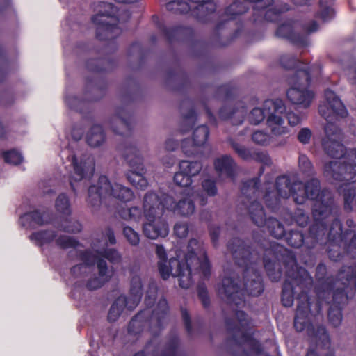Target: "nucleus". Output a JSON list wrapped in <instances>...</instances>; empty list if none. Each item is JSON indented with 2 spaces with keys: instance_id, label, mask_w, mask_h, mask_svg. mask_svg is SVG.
Here are the masks:
<instances>
[{
  "instance_id": "obj_1",
  "label": "nucleus",
  "mask_w": 356,
  "mask_h": 356,
  "mask_svg": "<svg viewBox=\"0 0 356 356\" xmlns=\"http://www.w3.org/2000/svg\"><path fill=\"white\" fill-rule=\"evenodd\" d=\"M263 252V263L268 278L272 282H278L282 275L283 266L285 268V280L281 295V301L286 307H291L294 298L298 301L293 326L297 332L307 329V335L312 342L321 349L330 347V339L325 326L314 327L311 323L312 300L309 292L313 287V278L309 272L297 264L295 254L277 243L264 241L261 244Z\"/></svg>"
},
{
  "instance_id": "obj_2",
  "label": "nucleus",
  "mask_w": 356,
  "mask_h": 356,
  "mask_svg": "<svg viewBox=\"0 0 356 356\" xmlns=\"http://www.w3.org/2000/svg\"><path fill=\"white\" fill-rule=\"evenodd\" d=\"M236 265L242 268L243 289L239 276H225L218 287L220 298L229 305L236 307L245 304L244 291L248 296H259L264 289L262 277L256 265L260 259V253L252 250L245 241L238 237L231 238L227 244Z\"/></svg>"
},
{
  "instance_id": "obj_3",
  "label": "nucleus",
  "mask_w": 356,
  "mask_h": 356,
  "mask_svg": "<svg viewBox=\"0 0 356 356\" xmlns=\"http://www.w3.org/2000/svg\"><path fill=\"white\" fill-rule=\"evenodd\" d=\"M248 213L254 225L265 228L275 238H282L284 236L287 244L294 248L305 245L307 249H312L326 235L327 222L314 219L309 227L307 235L298 229H291L286 233L283 224L277 219L266 218L264 209L258 201L254 200L250 204Z\"/></svg>"
},
{
  "instance_id": "obj_4",
  "label": "nucleus",
  "mask_w": 356,
  "mask_h": 356,
  "mask_svg": "<svg viewBox=\"0 0 356 356\" xmlns=\"http://www.w3.org/2000/svg\"><path fill=\"white\" fill-rule=\"evenodd\" d=\"M134 124V115L128 110L127 106H120L116 109V113L109 120V125L113 132L123 138L118 149L122 154L131 170L126 174L128 181L136 188L143 190L148 184L144 177L145 169L143 159L131 140Z\"/></svg>"
},
{
  "instance_id": "obj_5",
  "label": "nucleus",
  "mask_w": 356,
  "mask_h": 356,
  "mask_svg": "<svg viewBox=\"0 0 356 356\" xmlns=\"http://www.w3.org/2000/svg\"><path fill=\"white\" fill-rule=\"evenodd\" d=\"M115 66L116 61L108 54L87 60L86 67L92 75L86 79L84 97L82 99L76 96L65 97V103L70 108L83 113L90 103L100 100L106 95L108 88V83L101 74L111 71Z\"/></svg>"
},
{
  "instance_id": "obj_6",
  "label": "nucleus",
  "mask_w": 356,
  "mask_h": 356,
  "mask_svg": "<svg viewBox=\"0 0 356 356\" xmlns=\"http://www.w3.org/2000/svg\"><path fill=\"white\" fill-rule=\"evenodd\" d=\"M338 275L345 287H337L334 290L333 283H324L322 286L323 291L318 293V298L315 302L316 314L321 312L323 303L329 305L327 317L334 327H339L341 323L342 311L349 299V293L356 292V267H344Z\"/></svg>"
},
{
  "instance_id": "obj_7",
  "label": "nucleus",
  "mask_w": 356,
  "mask_h": 356,
  "mask_svg": "<svg viewBox=\"0 0 356 356\" xmlns=\"http://www.w3.org/2000/svg\"><path fill=\"white\" fill-rule=\"evenodd\" d=\"M198 241L196 239L189 241L188 251L183 260L172 257L169 261H158L159 272L163 280H168L170 275L177 277L181 288L189 289L193 284L192 273L194 263L197 265L194 270L200 275L201 278L209 279L211 274V264L207 253L204 252L203 259L200 260L192 248L193 245H196Z\"/></svg>"
},
{
  "instance_id": "obj_8",
  "label": "nucleus",
  "mask_w": 356,
  "mask_h": 356,
  "mask_svg": "<svg viewBox=\"0 0 356 356\" xmlns=\"http://www.w3.org/2000/svg\"><path fill=\"white\" fill-rule=\"evenodd\" d=\"M282 67L286 70H295L287 79L290 88L286 91V97L293 104L304 108L310 106L314 97L312 91L308 90L312 82V73L315 65L301 66L302 63L295 56L284 54L280 58Z\"/></svg>"
},
{
  "instance_id": "obj_9",
  "label": "nucleus",
  "mask_w": 356,
  "mask_h": 356,
  "mask_svg": "<svg viewBox=\"0 0 356 356\" xmlns=\"http://www.w3.org/2000/svg\"><path fill=\"white\" fill-rule=\"evenodd\" d=\"M307 200L314 201L312 215L314 220L328 222L338 218L339 209L335 203L332 192L321 188V181L317 178H311L305 183Z\"/></svg>"
},
{
  "instance_id": "obj_10",
  "label": "nucleus",
  "mask_w": 356,
  "mask_h": 356,
  "mask_svg": "<svg viewBox=\"0 0 356 356\" xmlns=\"http://www.w3.org/2000/svg\"><path fill=\"white\" fill-rule=\"evenodd\" d=\"M168 313L169 306L167 300L164 298H161L154 309H145L131 318L128 325V333L134 336L140 335L147 325L152 336L156 337L164 328Z\"/></svg>"
},
{
  "instance_id": "obj_11",
  "label": "nucleus",
  "mask_w": 356,
  "mask_h": 356,
  "mask_svg": "<svg viewBox=\"0 0 356 356\" xmlns=\"http://www.w3.org/2000/svg\"><path fill=\"white\" fill-rule=\"evenodd\" d=\"M146 207L149 216L152 212L163 214L168 211L181 216H189L195 211V204L191 198L184 197L176 202L168 193L154 191L146 193Z\"/></svg>"
},
{
  "instance_id": "obj_12",
  "label": "nucleus",
  "mask_w": 356,
  "mask_h": 356,
  "mask_svg": "<svg viewBox=\"0 0 356 356\" xmlns=\"http://www.w3.org/2000/svg\"><path fill=\"white\" fill-rule=\"evenodd\" d=\"M324 95L325 101L318 106L319 114L327 121L324 127L325 138L323 140H339L341 131L334 122L346 118L348 111L332 90H325Z\"/></svg>"
},
{
  "instance_id": "obj_13",
  "label": "nucleus",
  "mask_w": 356,
  "mask_h": 356,
  "mask_svg": "<svg viewBox=\"0 0 356 356\" xmlns=\"http://www.w3.org/2000/svg\"><path fill=\"white\" fill-rule=\"evenodd\" d=\"M97 13L92 17V22L96 25V38L100 41H106L108 44H115L122 30L118 26L119 18L117 10L111 3L100 1L97 5Z\"/></svg>"
},
{
  "instance_id": "obj_14",
  "label": "nucleus",
  "mask_w": 356,
  "mask_h": 356,
  "mask_svg": "<svg viewBox=\"0 0 356 356\" xmlns=\"http://www.w3.org/2000/svg\"><path fill=\"white\" fill-rule=\"evenodd\" d=\"M111 197L127 202L134 199V193L130 188L121 184H112L106 176L101 175L97 184L89 186L87 201L92 207H99L104 199Z\"/></svg>"
},
{
  "instance_id": "obj_15",
  "label": "nucleus",
  "mask_w": 356,
  "mask_h": 356,
  "mask_svg": "<svg viewBox=\"0 0 356 356\" xmlns=\"http://www.w3.org/2000/svg\"><path fill=\"white\" fill-rule=\"evenodd\" d=\"M236 90L231 83H227L218 86L215 92L216 98L226 102L218 111L219 118L223 120H230L234 126L241 124L247 114V108L245 105L232 106L229 104L236 95Z\"/></svg>"
},
{
  "instance_id": "obj_16",
  "label": "nucleus",
  "mask_w": 356,
  "mask_h": 356,
  "mask_svg": "<svg viewBox=\"0 0 356 356\" xmlns=\"http://www.w3.org/2000/svg\"><path fill=\"white\" fill-rule=\"evenodd\" d=\"M345 161H332L323 167L324 176L329 180L349 182L356 175V148L346 149Z\"/></svg>"
},
{
  "instance_id": "obj_17",
  "label": "nucleus",
  "mask_w": 356,
  "mask_h": 356,
  "mask_svg": "<svg viewBox=\"0 0 356 356\" xmlns=\"http://www.w3.org/2000/svg\"><path fill=\"white\" fill-rule=\"evenodd\" d=\"M1 107L13 105L15 100L14 89L5 83L6 78L14 74L18 69L17 54L15 47L9 51L1 46Z\"/></svg>"
},
{
  "instance_id": "obj_18",
  "label": "nucleus",
  "mask_w": 356,
  "mask_h": 356,
  "mask_svg": "<svg viewBox=\"0 0 356 356\" xmlns=\"http://www.w3.org/2000/svg\"><path fill=\"white\" fill-rule=\"evenodd\" d=\"M235 318L238 323L233 318H225L227 330L232 334V337L228 338L227 342L232 340L237 345H240L241 342L247 344L254 338L253 334L247 332L250 327L248 314L243 310L236 309L235 311Z\"/></svg>"
},
{
  "instance_id": "obj_19",
  "label": "nucleus",
  "mask_w": 356,
  "mask_h": 356,
  "mask_svg": "<svg viewBox=\"0 0 356 356\" xmlns=\"http://www.w3.org/2000/svg\"><path fill=\"white\" fill-rule=\"evenodd\" d=\"M328 232L327 231L324 238L320 241L323 243L324 239H327L329 243L327 254L330 259L334 261H339L343 258L344 252L340 251L342 245V241L349 234L348 231H343L342 222L338 218L332 219Z\"/></svg>"
},
{
  "instance_id": "obj_20",
  "label": "nucleus",
  "mask_w": 356,
  "mask_h": 356,
  "mask_svg": "<svg viewBox=\"0 0 356 356\" xmlns=\"http://www.w3.org/2000/svg\"><path fill=\"white\" fill-rule=\"evenodd\" d=\"M144 216L147 220L143 225L144 235L150 239H156L159 237L165 238L169 233L168 224L165 220L162 218L163 214L157 213H150L149 216L146 207V194L143 197V203Z\"/></svg>"
},
{
  "instance_id": "obj_21",
  "label": "nucleus",
  "mask_w": 356,
  "mask_h": 356,
  "mask_svg": "<svg viewBox=\"0 0 356 356\" xmlns=\"http://www.w3.org/2000/svg\"><path fill=\"white\" fill-rule=\"evenodd\" d=\"M318 29V24L316 21L312 20L303 25L302 29L305 33L302 34L295 33L291 24L284 23L277 27L275 34L277 37L289 40L296 46L307 47L309 44V35L317 31Z\"/></svg>"
},
{
  "instance_id": "obj_22",
  "label": "nucleus",
  "mask_w": 356,
  "mask_h": 356,
  "mask_svg": "<svg viewBox=\"0 0 356 356\" xmlns=\"http://www.w3.org/2000/svg\"><path fill=\"white\" fill-rule=\"evenodd\" d=\"M248 3L257 4L254 10H258L259 8L264 9L271 6L274 0H234L225 10V15L229 17L228 19L218 23L215 27V31L218 33L229 23V21L236 19L237 16L246 13L249 9Z\"/></svg>"
},
{
  "instance_id": "obj_23",
  "label": "nucleus",
  "mask_w": 356,
  "mask_h": 356,
  "mask_svg": "<svg viewBox=\"0 0 356 356\" xmlns=\"http://www.w3.org/2000/svg\"><path fill=\"white\" fill-rule=\"evenodd\" d=\"M73 166V174L70 177V185L71 189L76 193L74 182H78L87 177H91L95 172V163L92 158L83 155L78 159L74 154L71 159Z\"/></svg>"
},
{
  "instance_id": "obj_24",
  "label": "nucleus",
  "mask_w": 356,
  "mask_h": 356,
  "mask_svg": "<svg viewBox=\"0 0 356 356\" xmlns=\"http://www.w3.org/2000/svg\"><path fill=\"white\" fill-rule=\"evenodd\" d=\"M1 38L10 33L15 37L18 29L19 23L17 12L12 0H1Z\"/></svg>"
},
{
  "instance_id": "obj_25",
  "label": "nucleus",
  "mask_w": 356,
  "mask_h": 356,
  "mask_svg": "<svg viewBox=\"0 0 356 356\" xmlns=\"http://www.w3.org/2000/svg\"><path fill=\"white\" fill-rule=\"evenodd\" d=\"M179 171L177 172L173 177L174 182L180 187H188L192 184V177L200 173L202 169L200 161H189L183 160L180 161Z\"/></svg>"
},
{
  "instance_id": "obj_26",
  "label": "nucleus",
  "mask_w": 356,
  "mask_h": 356,
  "mask_svg": "<svg viewBox=\"0 0 356 356\" xmlns=\"http://www.w3.org/2000/svg\"><path fill=\"white\" fill-rule=\"evenodd\" d=\"M273 110L274 112L284 113L286 111V106L281 99H266L263 103V107L254 108L248 115V120L250 124L257 125L262 122L268 113Z\"/></svg>"
},
{
  "instance_id": "obj_27",
  "label": "nucleus",
  "mask_w": 356,
  "mask_h": 356,
  "mask_svg": "<svg viewBox=\"0 0 356 356\" xmlns=\"http://www.w3.org/2000/svg\"><path fill=\"white\" fill-rule=\"evenodd\" d=\"M209 129L205 124L196 127L193 132L192 140L190 138H185L181 140V148L182 152L188 156L193 155L195 147L204 145L209 138Z\"/></svg>"
},
{
  "instance_id": "obj_28",
  "label": "nucleus",
  "mask_w": 356,
  "mask_h": 356,
  "mask_svg": "<svg viewBox=\"0 0 356 356\" xmlns=\"http://www.w3.org/2000/svg\"><path fill=\"white\" fill-rule=\"evenodd\" d=\"M152 20L169 44L182 40L183 35L188 30V28L181 25L167 27L156 15H152Z\"/></svg>"
},
{
  "instance_id": "obj_29",
  "label": "nucleus",
  "mask_w": 356,
  "mask_h": 356,
  "mask_svg": "<svg viewBox=\"0 0 356 356\" xmlns=\"http://www.w3.org/2000/svg\"><path fill=\"white\" fill-rule=\"evenodd\" d=\"M214 168L219 176L235 179L237 175L238 165L234 159L228 154L216 158L213 162Z\"/></svg>"
},
{
  "instance_id": "obj_30",
  "label": "nucleus",
  "mask_w": 356,
  "mask_h": 356,
  "mask_svg": "<svg viewBox=\"0 0 356 356\" xmlns=\"http://www.w3.org/2000/svg\"><path fill=\"white\" fill-rule=\"evenodd\" d=\"M347 266H343L341 267V268L339 269V270L337 273V277L334 278L333 277H326L327 274V267L326 265L321 262L318 264L316 268V277L318 282H319V284L318 286L315 287V293L317 296V298H318V293H322L323 291V284L327 282L333 283L334 286V290H335L337 287L340 288H344V284L341 280L339 278V273L341 270H342L344 267H346ZM352 267H356V264L351 265Z\"/></svg>"
},
{
  "instance_id": "obj_31",
  "label": "nucleus",
  "mask_w": 356,
  "mask_h": 356,
  "mask_svg": "<svg viewBox=\"0 0 356 356\" xmlns=\"http://www.w3.org/2000/svg\"><path fill=\"white\" fill-rule=\"evenodd\" d=\"M97 269L98 276L90 278L86 282V286L89 291L100 289L111 278V275L108 274V265L104 259H100L97 261Z\"/></svg>"
},
{
  "instance_id": "obj_32",
  "label": "nucleus",
  "mask_w": 356,
  "mask_h": 356,
  "mask_svg": "<svg viewBox=\"0 0 356 356\" xmlns=\"http://www.w3.org/2000/svg\"><path fill=\"white\" fill-rule=\"evenodd\" d=\"M175 81L179 82L177 86L174 88L175 91L182 92L188 90L191 86L190 77L181 67H176L170 68L167 72V81Z\"/></svg>"
},
{
  "instance_id": "obj_33",
  "label": "nucleus",
  "mask_w": 356,
  "mask_h": 356,
  "mask_svg": "<svg viewBox=\"0 0 356 356\" xmlns=\"http://www.w3.org/2000/svg\"><path fill=\"white\" fill-rule=\"evenodd\" d=\"M281 215L286 222L289 224L296 223L302 227L307 226L309 220L308 214L300 208H297L293 211H291L288 209H283Z\"/></svg>"
},
{
  "instance_id": "obj_34",
  "label": "nucleus",
  "mask_w": 356,
  "mask_h": 356,
  "mask_svg": "<svg viewBox=\"0 0 356 356\" xmlns=\"http://www.w3.org/2000/svg\"><path fill=\"white\" fill-rule=\"evenodd\" d=\"M19 223L26 229H35L36 226H42L45 224L44 213L37 209L26 212L20 216Z\"/></svg>"
},
{
  "instance_id": "obj_35",
  "label": "nucleus",
  "mask_w": 356,
  "mask_h": 356,
  "mask_svg": "<svg viewBox=\"0 0 356 356\" xmlns=\"http://www.w3.org/2000/svg\"><path fill=\"white\" fill-rule=\"evenodd\" d=\"M323 147L325 154L334 159L343 158L346 152V146L339 140H323Z\"/></svg>"
},
{
  "instance_id": "obj_36",
  "label": "nucleus",
  "mask_w": 356,
  "mask_h": 356,
  "mask_svg": "<svg viewBox=\"0 0 356 356\" xmlns=\"http://www.w3.org/2000/svg\"><path fill=\"white\" fill-rule=\"evenodd\" d=\"M338 190L343 196L344 209L351 211L353 200L356 197V181L343 183Z\"/></svg>"
},
{
  "instance_id": "obj_37",
  "label": "nucleus",
  "mask_w": 356,
  "mask_h": 356,
  "mask_svg": "<svg viewBox=\"0 0 356 356\" xmlns=\"http://www.w3.org/2000/svg\"><path fill=\"white\" fill-rule=\"evenodd\" d=\"M275 113L276 112L271 110L267 117V124L270 127L271 133L275 136H282L289 133V129L282 126L284 122V119L281 116L275 115ZM277 113H279L277 112Z\"/></svg>"
},
{
  "instance_id": "obj_38",
  "label": "nucleus",
  "mask_w": 356,
  "mask_h": 356,
  "mask_svg": "<svg viewBox=\"0 0 356 356\" xmlns=\"http://www.w3.org/2000/svg\"><path fill=\"white\" fill-rule=\"evenodd\" d=\"M106 139L103 127L99 124H94L86 135V142L91 147L100 146Z\"/></svg>"
},
{
  "instance_id": "obj_39",
  "label": "nucleus",
  "mask_w": 356,
  "mask_h": 356,
  "mask_svg": "<svg viewBox=\"0 0 356 356\" xmlns=\"http://www.w3.org/2000/svg\"><path fill=\"white\" fill-rule=\"evenodd\" d=\"M56 236L57 234L55 231L45 229L33 232L29 238L38 246L42 247L54 241Z\"/></svg>"
},
{
  "instance_id": "obj_40",
  "label": "nucleus",
  "mask_w": 356,
  "mask_h": 356,
  "mask_svg": "<svg viewBox=\"0 0 356 356\" xmlns=\"http://www.w3.org/2000/svg\"><path fill=\"white\" fill-rule=\"evenodd\" d=\"M288 10L289 8L286 4L275 6L272 4L264 9L259 8L258 11L264 15V19L266 21L274 22L279 19L282 13Z\"/></svg>"
},
{
  "instance_id": "obj_41",
  "label": "nucleus",
  "mask_w": 356,
  "mask_h": 356,
  "mask_svg": "<svg viewBox=\"0 0 356 356\" xmlns=\"http://www.w3.org/2000/svg\"><path fill=\"white\" fill-rule=\"evenodd\" d=\"M293 186V181H291L289 176L283 175L277 177L275 180L276 192L279 196L283 199H287L290 197L291 188Z\"/></svg>"
},
{
  "instance_id": "obj_42",
  "label": "nucleus",
  "mask_w": 356,
  "mask_h": 356,
  "mask_svg": "<svg viewBox=\"0 0 356 356\" xmlns=\"http://www.w3.org/2000/svg\"><path fill=\"white\" fill-rule=\"evenodd\" d=\"M197 4V17L200 21H205L207 17L216 11L215 6L209 0H188Z\"/></svg>"
},
{
  "instance_id": "obj_43",
  "label": "nucleus",
  "mask_w": 356,
  "mask_h": 356,
  "mask_svg": "<svg viewBox=\"0 0 356 356\" xmlns=\"http://www.w3.org/2000/svg\"><path fill=\"white\" fill-rule=\"evenodd\" d=\"M127 305V298L120 296L111 305L108 313L107 319L109 322H115Z\"/></svg>"
},
{
  "instance_id": "obj_44",
  "label": "nucleus",
  "mask_w": 356,
  "mask_h": 356,
  "mask_svg": "<svg viewBox=\"0 0 356 356\" xmlns=\"http://www.w3.org/2000/svg\"><path fill=\"white\" fill-rule=\"evenodd\" d=\"M290 196H292L294 202L297 204H303L307 202V195L305 184L301 181H294L291 188Z\"/></svg>"
},
{
  "instance_id": "obj_45",
  "label": "nucleus",
  "mask_w": 356,
  "mask_h": 356,
  "mask_svg": "<svg viewBox=\"0 0 356 356\" xmlns=\"http://www.w3.org/2000/svg\"><path fill=\"white\" fill-rule=\"evenodd\" d=\"M228 143L230 145L232 149L234 152L244 161H250L252 160L253 150L252 149L248 148L243 145L240 144L236 142L234 138H229L227 139Z\"/></svg>"
},
{
  "instance_id": "obj_46",
  "label": "nucleus",
  "mask_w": 356,
  "mask_h": 356,
  "mask_svg": "<svg viewBox=\"0 0 356 356\" xmlns=\"http://www.w3.org/2000/svg\"><path fill=\"white\" fill-rule=\"evenodd\" d=\"M179 345L178 335H171L159 356H177Z\"/></svg>"
},
{
  "instance_id": "obj_47",
  "label": "nucleus",
  "mask_w": 356,
  "mask_h": 356,
  "mask_svg": "<svg viewBox=\"0 0 356 356\" xmlns=\"http://www.w3.org/2000/svg\"><path fill=\"white\" fill-rule=\"evenodd\" d=\"M349 234L342 241L344 253L352 259L356 258V234L353 230L346 229Z\"/></svg>"
},
{
  "instance_id": "obj_48",
  "label": "nucleus",
  "mask_w": 356,
  "mask_h": 356,
  "mask_svg": "<svg viewBox=\"0 0 356 356\" xmlns=\"http://www.w3.org/2000/svg\"><path fill=\"white\" fill-rule=\"evenodd\" d=\"M282 197L274 191H266L264 195V200L266 207L273 212H279L281 207Z\"/></svg>"
},
{
  "instance_id": "obj_49",
  "label": "nucleus",
  "mask_w": 356,
  "mask_h": 356,
  "mask_svg": "<svg viewBox=\"0 0 356 356\" xmlns=\"http://www.w3.org/2000/svg\"><path fill=\"white\" fill-rule=\"evenodd\" d=\"M166 9L176 15L186 14L191 10L189 3L182 0H172L165 4Z\"/></svg>"
},
{
  "instance_id": "obj_50",
  "label": "nucleus",
  "mask_w": 356,
  "mask_h": 356,
  "mask_svg": "<svg viewBox=\"0 0 356 356\" xmlns=\"http://www.w3.org/2000/svg\"><path fill=\"white\" fill-rule=\"evenodd\" d=\"M78 255L79 259L83 261V265L88 267L93 266L95 264L97 265V261L100 259H103L100 258V256L96 251L94 253L90 249L79 250Z\"/></svg>"
},
{
  "instance_id": "obj_51",
  "label": "nucleus",
  "mask_w": 356,
  "mask_h": 356,
  "mask_svg": "<svg viewBox=\"0 0 356 356\" xmlns=\"http://www.w3.org/2000/svg\"><path fill=\"white\" fill-rule=\"evenodd\" d=\"M55 207L56 211L63 215L65 217H70L71 215V208L70 200L65 193H60L56 200Z\"/></svg>"
},
{
  "instance_id": "obj_52",
  "label": "nucleus",
  "mask_w": 356,
  "mask_h": 356,
  "mask_svg": "<svg viewBox=\"0 0 356 356\" xmlns=\"http://www.w3.org/2000/svg\"><path fill=\"white\" fill-rule=\"evenodd\" d=\"M259 178H253L248 179L244 182H243L241 191V193L245 195L248 200H250L252 197H249L251 195L255 196L256 193L259 191Z\"/></svg>"
},
{
  "instance_id": "obj_53",
  "label": "nucleus",
  "mask_w": 356,
  "mask_h": 356,
  "mask_svg": "<svg viewBox=\"0 0 356 356\" xmlns=\"http://www.w3.org/2000/svg\"><path fill=\"white\" fill-rule=\"evenodd\" d=\"M196 120L197 113L193 105L187 113L183 116V121L181 124V131L183 134L190 131L194 127Z\"/></svg>"
},
{
  "instance_id": "obj_54",
  "label": "nucleus",
  "mask_w": 356,
  "mask_h": 356,
  "mask_svg": "<svg viewBox=\"0 0 356 356\" xmlns=\"http://www.w3.org/2000/svg\"><path fill=\"white\" fill-rule=\"evenodd\" d=\"M65 217L64 221L58 224L56 227L60 231L67 233H79L82 230V225L77 220H69Z\"/></svg>"
},
{
  "instance_id": "obj_55",
  "label": "nucleus",
  "mask_w": 356,
  "mask_h": 356,
  "mask_svg": "<svg viewBox=\"0 0 356 356\" xmlns=\"http://www.w3.org/2000/svg\"><path fill=\"white\" fill-rule=\"evenodd\" d=\"M1 158L3 159L6 163L13 165H18L23 161L22 154L15 149L1 152Z\"/></svg>"
},
{
  "instance_id": "obj_56",
  "label": "nucleus",
  "mask_w": 356,
  "mask_h": 356,
  "mask_svg": "<svg viewBox=\"0 0 356 356\" xmlns=\"http://www.w3.org/2000/svg\"><path fill=\"white\" fill-rule=\"evenodd\" d=\"M56 245L63 250L68 248H76L78 246H83L78 240L66 235H61L55 238Z\"/></svg>"
},
{
  "instance_id": "obj_57",
  "label": "nucleus",
  "mask_w": 356,
  "mask_h": 356,
  "mask_svg": "<svg viewBox=\"0 0 356 356\" xmlns=\"http://www.w3.org/2000/svg\"><path fill=\"white\" fill-rule=\"evenodd\" d=\"M299 170L305 177H312L314 175L312 163L305 154H300L298 158Z\"/></svg>"
},
{
  "instance_id": "obj_58",
  "label": "nucleus",
  "mask_w": 356,
  "mask_h": 356,
  "mask_svg": "<svg viewBox=\"0 0 356 356\" xmlns=\"http://www.w3.org/2000/svg\"><path fill=\"white\" fill-rule=\"evenodd\" d=\"M130 294L134 300L139 302L143 296V284L141 280L138 277H133L131 280Z\"/></svg>"
},
{
  "instance_id": "obj_59",
  "label": "nucleus",
  "mask_w": 356,
  "mask_h": 356,
  "mask_svg": "<svg viewBox=\"0 0 356 356\" xmlns=\"http://www.w3.org/2000/svg\"><path fill=\"white\" fill-rule=\"evenodd\" d=\"M100 258H105L113 264H118L121 261V255L114 248H108L104 250H96Z\"/></svg>"
},
{
  "instance_id": "obj_60",
  "label": "nucleus",
  "mask_w": 356,
  "mask_h": 356,
  "mask_svg": "<svg viewBox=\"0 0 356 356\" xmlns=\"http://www.w3.org/2000/svg\"><path fill=\"white\" fill-rule=\"evenodd\" d=\"M197 296L204 309L209 308L211 300L204 283H200L197 287Z\"/></svg>"
},
{
  "instance_id": "obj_61",
  "label": "nucleus",
  "mask_w": 356,
  "mask_h": 356,
  "mask_svg": "<svg viewBox=\"0 0 356 356\" xmlns=\"http://www.w3.org/2000/svg\"><path fill=\"white\" fill-rule=\"evenodd\" d=\"M123 235L131 245L136 246L139 244V234L131 227L125 226L123 227Z\"/></svg>"
},
{
  "instance_id": "obj_62",
  "label": "nucleus",
  "mask_w": 356,
  "mask_h": 356,
  "mask_svg": "<svg viewBox=\"0 0 356 356\" xmlns=\"http://www.w3.org/2000/svg\"><path fill=\"white\" fill-rule=\"evenodd\" d=\"M270 136L263 131H256L252 135V141L262 146L268 145L270 143Z\"/></svg>"
},
{
  "instance_id": "obj_63",
  "label": "nucleus",
  "mask_w": 356,
  "mask_h": 356,
  "mask_svg": "<svg viewBox=\"0 0 356 356\" xmlns=\"http://www.w3.org/2000/svg\"><path fill=\"white\" fill-rule=\"evenodd\" d=\"M202 186L204 191L209 196H215L217 194L218 190L216 184V181L207 179L202 181Z\"/></svg>"
},
{
  "instance_id": "obj_64",
  "label": "nucleus",
  "mask_w": 356,
  "mask_h": 356,
  "mask_svg": "<svg viewBox=\"0 0 356 356\" xmlns=\"http://www.w3.org/2000/svg\"><path fill=\"white\" fill-rule=\"evenodd\" d=\"M252 160L265 165H270L272 163L270 156L267 153L261 151H254Z\"/></svg>"
}]
</instances>
